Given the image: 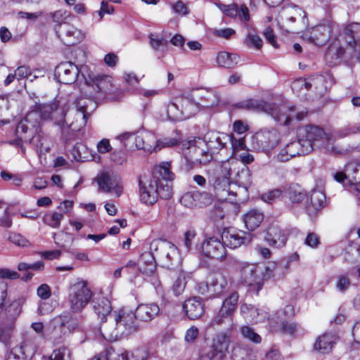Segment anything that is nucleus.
Masks as SVG:
<instances>
[{
    "label": "nucleus",
    "instance_id": "49",
    "mask_svg": "<svg viewBox=\"0 0 360 360\" xmlns=\"http://www.w3.org/2000/svg\"><path fill=\"white\" fill-rule=\"evenodd\" d=\"M345 172L347 173V179L352 184H360V169L350 164L346 166Z\"/></svg>",
    "mask_w": 360,
    "mask_h": 360
},
{
    "label": "nucleus",
    "instance_id": "51",
    "mask_svg": "<svg viewBox=\"0 0 360 360\" xmlns=\"http://www.w3.org/2000/svg\"><path fill=\"white\" fill-rule=\"evenodd\" d=\"M240 332L244 338L255 344H259L262 342L261 336L255 333V330L249 326H243L240 328Z\"/></svg>",
    "mask_w": 360,
    "mask_h": 360
},
{
    "label": "nucleus",
    "instance_id": "38",
    "mask_svg": "<svg viewBox=\"0 0 360 360\" xmlns=\"http://www.w3.org/2000/svg\"><path fill=\"white\" fill-rule=\"evenodd\" d=\"M310 200L311 205H308L307 212L311 216L323 207L326 204V195L322 191L314 190L311 192Z\"/></svg>",
    "mask_w": 360,
    "mask_h": 360
},
{
    "label": "nucleus",
    "instance_id": "21",
    "mask_svg": "<svg viewBox=\"0 0 360 360\" xmlns=\"http://www.w3.org/2000/svg\"><path fill=\"white\" fill-rule=\"evenodd\" d=\"M155 181L153 179L143 181L139 179V194L141 201L146 205H153L158 200Z\"/></svg>",
    "mask_w": 360,
    "mask_h": 360
},
{
    "label": "nucleus",
    "instance_id": "11",
    "mask_svg": "<svg viewBox=\"0 0 360 360\" xmlns=\"http://www.w3.org/2000/svg\"><path fill=\"white\" fill-rule=\"evenodd\" d=\"M117 139L123 142V147L127 150L142 149L151 153V146L148 144L144 145V141H149L153 139V134L146 133L141 135H134L130 133H124L117 136Z\"/></svg>",
    "mask_w": 360,
    "mask_h": 360
},
{
    "label": "nucleus",
    "instance_id": "48",
    "mask_svg": "<svg viewBox=\"0 0 360 360\" xmlns=\"http://www.w3.org/2000/svg\"><path fill=\"white\" fill-rule=\"evenodd\" d=\"M63 219V213L53 212L46 214L43 217V221L46 225L53 229H57L60 226V221Z\"/></svg>",
    "mask_w": 360,
    "mask_h": 360
},
{
    "label": "nucleus",
    "instance_id": "26",
    "mask_svg": "<svg viewBox=\"0 0 360 360\" xmlns=\"http://www.w3.org/2000/svg\"><path fill=\"white\" fill-rule=\"evenodd\" d=\"M159 313L160 307L155 303L139 304L134 312L137 320L146 322L155 318Z\"/></svg>",
    "mask_w": 360,
    "mask_h": 360
},
{
    "label": "nucleus",
    "instance_id": "2",
    "mask_svg": "<svg viewBox=\"0 0 360 360\" xmlns=\"http://www.w3.org/2000/svg\"><path fill=\"white\" fill-rule=\"evenodd\" d=\"M96 103L91 99L81 98L76 103V108L68 115L65 109L60 110V119L58 124L64 128L65 125L72 131H79L86 124L91 113L96 108Z\"/></svg>",
    "mask_w": 360,
    "mask_h": 360
},
{
    "label": "nucleus",
    "instance_id": "35",
    "mask_svg": "<svg viewBox=\"0 0 360 360\" xmlns=\"http://www.w3.org/2000/svg\"><path fill=\"white\" fill-rule=\"evenodd\" d=\"M265 240L270 245L279 248L285 244L287 238L279 227L272 226L268 229Z\"/></svg>",
    "mask_w": 360,
    "mask_h": 360
},
{
    "label": "nucleus",
    "instance_id": "44",
    "mask_svg": "<svg viewBox=\"0 0 360 360\" xmlns=\"http://www.w3.org/2000/svg\"><path fill=\"white\" fill-rule=\"evenodd\" d=\"M167 120L177 122L184 120L181 110H180L178 99L176 98L173 101L169 102L165 106Z\"/></svg>",
    "mask_w": 360,
    "mask_h": 360
},
{
    "label": "nucleus",
    "instance_id": "62",
    "mask_svg": "<svg viewBox=\"0 0 360 360\" xmlns=\"http://www.w3.org/2000/svg\"><path fill=\"white\" fill-rule=\"evenodd\" d=\"M8 240L18 246L27 247L29 245V241L19 233H11Z\"/></svg>",
    "mask_w": 360,
    "mask_h": 360
},
{
    "label": "nucleus",
    "instance_id": "13",
    "mask_svg": "<svg viewBox=\"0 0 360 360\" xmlns=\"http://www.w3.org/2000/svg\"><path fill=\"white\" fill-rule=\"evenodd\" d=\"M221 239L224 246L235 249L243 245H247L252 240L250 233L233 229H224L221 233Z\"/></svg>",
    "mask_w": 360,
    "mask_h": 360
},
{
    "label": "nucleus",
    "instance_id": "34",
    "mask_svg": "<svg viewBox=\"0 0 360 360\" xmlns=\"http://www.w3.org/2000/svg\"><path fill=\"white\" fill-rule=\"evenodd\" d=\"M200 198H203L205 201L203 203H209L211 201V195L208 193H200V192H188L184 193L180 199V202L185 207H193L196 206L197 200H199Z\"/></svg>",
    "mask_w": 360,
    "mask_h": 360
},
{
    "label": "nucleus",
    "instance_id": "39",
    "mask_svg": "<svg viewBox=\"0 0 360 360\" xmlns=\"http://www.w3.org/2000/svg\"><path fill=\"white\" fill-rule=\"evenodd\" d=\"M216 60L219 67L231 69L238 65L240 60V57L235 53L221 51L218 53Z\"/></svg>",
    "mask_w": 360,
    "mask_h": 360
},
{
    "label": "nucleus",
    "instance_id": "56",
    "mask_svg": "<svg viewBox=\"0 0 360 360\" xmlns=\"http://www.w3.org/2000/svg\"><path fill=\"white\" fill-rule=\"evenodd\" d=\"M56 243L61 248H65L67 244H70L74 241V237L71 233L60 231L54 237Z\"/></svg>",
    "mask_w": 360,
    "mask_h": 360
},
{
    "label": "nucleus",
    "instance_id": "15",
    "mask_svg": "<svg viewBox=\"0 0 360 360\" xmlns=\"http://www.w3.org/2000/svg\"><path fill=\"white\" fill-rule=\"evenodd\" d=\"M79 69L71 62H63L56 66L55 77L58 81L65 84H73L79 76Z\"/></svg>",
    "mask_w": 360,
    "mask_h": 360
},
{
    "label": "nucleus",
    "instance_id": "6",
    "mask_svg": "<svg viewBox=\"0 0 360 360\" xmlns=\"http://www.w3.org/2000/svg\"><path fill=\"white\" fill-rule=\"evenodd\" d=\"M40 127L39 115L36 112H28L15 129L16 139L14 143L18 146L22 142L30 143Z\"/></svg>",
    "mask_w": 360,
    "mask_h": 360
},
{
    "label": "nucleus",
    "instance_id": "22",
    "mask_svg": "<svg viewBox=\"0 0 360 360\" xmlns=\"http://www.w3.org/2000/svg\"><path fill=\"white\" fill-rule=\"evenodd\" d=\"M280 135L277 130L264 129L257 133L256 139L263 150H269L276 146L279 142Z\"/></svg>",
    "mask_w": 360,
    "mask_h": 360
},
{
    "label": "nucleus",
    "instance_id": "36",
    "mask_svg": "<svg viewBox=\"0 0 360 360\" xmlns=\"http://www.w3.org/2000/svg\"><path fill=\"white\" fill-rule=\"evenodd\" d=\"M51 324L53 329L58 328L61 332L63 331L64 328H67L70 332L76 329L79 324L78 322L71 318L68 314L61 315L53 318L51 321Z\"/></svg>",
    "mask_w": 360,
    "mask_h": 360
},
{
    "label": "nucleus",
    "instance_id": "18",
    "mask_svg": "<svg viewBox=\"0 0 360 360\" xmlns=\"http://www.w3.org/2000/svg\"><path fill=\"white\" fill-rule=\"evenodd\" d=\"M64 108L59 107V102L54 100L49 103L39 104L36 105V109L32 112H36L39 115V124L41 120L51 118L55 120L58 124V120L60 119V110Z\"/></svg>",
    "mask_w": 360,
    "mask_h": 360
},
{
    "label": "nucleus",
    "instance_id": "37",
    "mask_svg": "<svg viewBox=\"0 0 360 360\" xmlns=\"http://www.w3.org/2000/svg\"><path fill=\"white\" fill-rule=\"evenodd\" d=\"M304 86L305 89L307 90L314 87L315 90L321 91L325 89V78L322 75H316L311 77L307 80L300 79L293 83L292 89L295 88L296 86Z\"/></svg>",
    "mask_w": 360,
    "mask_h": 360
},
{
    "label": "nucleus",
    "instance_id": "63",
    "mask_svg": "<svg viewBox=\"0 0 360 360\" xmlns=\"http://www.w3.org/2000/svg\"><path fill=\"white\" fill-rule=\"evenodd\" d=\"M23 354L22 347H15L8 353L6 360H25Z\"/></svg>",
    "mask_w": 360,
    "mask_h": 360
},
{
    "label": "nucleus",
    "instance_id": "33",
    "mask_svg": "<svg viewBox=\"0 0 360 360\" xmlns=\"http://www.w3.org/2000/svg\"><path fill=\"white\" fill-rule=\"evenodd\" d=\"M174 179V174L171 172L169 162H162L154 167L153 170V180L160 181H172Z\"/></svg>",
    "mask_w": 360,
    "mask_h": 360
},
{
    "label": "nucleus",
    "instance_id": "61",
    "mask_svg": "<svg viewBox=\"0 0 360 360\" xmlns=\"http://www.w3.org/2000/svg\"><path fill=\"white\" fill-rule=\"evenodd\" d=\"M44 267V262H37L34 264H27L25 262H20L18 264V270L20 271H28L29 270L37 271Z\"/></svg>",
    "mask_w": 360,
    "mask_h": 360
},
{
    "label": "nucleus",
    "instance_id": "4",
    "mask_svg": "<svg viewBox=\"0 0 360 360\" xmlns=\"http://www.w3.org/2000/svg\"><path fill=\"white\" fill-rule=\"evenodd\" d=\"M234 107L238 109L264 112L270 115L280 124H286L291 116V114L288 112H292V108L285 105H277L255 99L241 101L234 104Z\"/></svg>",
    "mask_w": 360,
    "mask_h": 360
},
{
    "label": "nucleus",
    "instance_id": "45",
    "mask_svg": "<svg viewBox=\"0 0 360 360\" xmlns=\"http://www.w3.org/2000/svg\"><path fill=\"white\" fill-rule=\"evenodd\" d=\"M49 16L55 23V29L63 24H70L74 18L69 11L62 9L50 13Z\"/></svg>",
    "mask_w": 360,
    "mask_h": 360
},
{
    "label": "nucleus",
    "instance_id": "29",
    "mask_svg": "<svg viewBox=\"0 0 360 360\" xmlns=\"http://www.w3.org/2000/svg\"><path fill=\"white\" fill-rule=\"evenodd\" d=\"M229 281L226 276L220 272H215L210 275L209 286L217 296L221 295L228 288Z\"/></svg>",
    "mask_w": 360,
    "mask_h": 360
},
{
    "label": "nucleus",
    "instance_id": "5",
    "mask_svg": "<svg viewBox=\"0 0 360 360\" xmlns=\"http://www.w3.org/2000/svg\"><path fill=\"white\" fill-rule=\"evenodd\" d=\"M299 136L303 143H309L310 151L315 148H327L334 140L330 134L315 125H306L299 129Z\"/></svg>",
    "mask_w": 360,
    "mask_h": 360
},
{
    "label": "nucleus",
    "instance_id": "16",
    "mask_svg": "<svg viewBox=\"0 0 360 360\" xmlns=\"http://www.w3.org/2000/svg\"><path fill=\"white\" fill-rule=\"evenodd\" d=\"M85 80L86 86L90 89L89 90L90 96H95L96 94L99 92H105L111 86V77L107 75L89 74Z\"/></svg>",
    "mask_w": 360,
    "mask_h": 360
},
{
    "label": "nucleus",
    "instance_id": "19",
    "mask_svg": "<svg viewBox=\"0 0 360 360\" xmlns=\"http://www.w3.org/2000/svg\"><path fill=\"white\" fill-rule=\"evenodd\" d=\"M184 153L187 161L193 165H205L212 160L210 153L193 143L189 144Z\"/></svg>",
    "mask_w": 360,
    "mask_h": 360
},
{
    "label": "nucleus",
    "instance_id": "12",
    "mask_svg": "<svg viewBox=\"0 0 360 360\" xmlns=\"http://www.w3.org/2000/svg\"><path fill=\"white\" fill-rule=\"evenodd\" d=\"M58 39L66 46H74L84 39V34L72 24H63L56 28Z\"/></svg>",
    "mask_w": 360,
    "mask_h": 360
},
{
    "label": "nucleus",
    "instance_id": "25",
    "mask_svg": "<svg viewBox=\"0 0 360 360\" xmlns=\"http://www.w3.org/2000/svg\"><path fill=\"white\" fill-rule=\"evenodd\" d=\"M330 32L329 25H319L311 28L309 32V37L317 46H323L329 40Z\"/></svg>",
    "mask_w": 360,
    "mask_h": 360
},
{
    "label": "nucleus",
    "instance_id": "20",
    "mask_svg": "<svg viewBox=\"0 0 360 360\" xmlns=\"http://www.w3.org/2000/svg\"><path fill=\"white\" fill-rule=\"evenodd\" d=\"M178 104L183 113L184 120L188 119L196 114L200 106L199 102L196 101L193 91L188 95L178 97Z\"/></svg>",
    "mask_w": 360,
    "mask_h": 360
},
{
    "label": "nucleus",
    "instance_id": "3",
    "mask_svg": "<svg viewBox=\"0 0 360 360\" xmlns=\"http://www.w3.org/2000/svg\"><path fill=\"white\" fill-rule=\"evenodd\" d=\"M274 265L262 266L254 264L243 262L238 266L240 283L248 287L252 292L258 294L262 288L264 281L274 276Z\"/></svg>",
    "mask_w": 360,
    "mask_h": 360
},
{
    "label": "nucleus",
    "instance_id": "28",
    "mask_svg": "<svg viewBox=\"0 0 360 360\" xmlns=\"http://www.w3.org/2000/svg\"><path fill=\"white\" fill-rule=\"evenodd\" d=\"M337 337L333 333H327L317 338L314 348L321 354L329 353L336 343Z\"/></svg>",
    "mask_w": 360,
    "mask_h": 360
},
{
    "label": "nucleus",
    "instance_id": "57",
    "mask_svg": "<svg viewBox=\"0 0 360 360\" xmlns=\"http://www.w3.org/2000/svg\"><path fill=\"white\" fill-rule=\"evenodd\" d=\"M110 160L117 165H122L127 161V155L122 149L115 150L110 154Z\"/></svg>",
    "mask_w": 360,
    "mask_h": 360
},
{
    "label": "nucleus",
    "instance_id": "53",
    "mask_svg": "<svg viewBox=\"0 0 360 360\" xmlns=\"http://www.w3.org/2000/svg\"><path fill=\"white\" fill-rule=\"evenodd\" d=\"M186 281L184 273H180L172 285V291L176 296L180 295L184 291Z\"/></svg>",
    "mask_w": 360,
    "mask_h": 360
},
{
    "label": "nucleus",
    "instance_id": "60",
    "mask_svg": "<svg viewBox=\"0 0 360 360\" xmlns=\"http://www.w3.org/2000/svg\"><path fill=\"white\" fill-rule=\"evenodd\" d=\"M229 136L231 138V140L229 141V143H231L232 148V154L236 155V152L242 150L245 148V141L243 138H240L236 139L233 135L229 134Z\"/></svg>",
    "mask_w": 360,
    "mask_h": 360
},
{
    "label": "nucleus",
    "instance_id": "17",
    "mask_svg": "<svg viewBox=\"0 0 360 360\" xmlns=\"http://www.w3.org/2000/svg\"><path fill=\"white\" fill-rule=\"evenodd\" d=\"M230 140L229 134L225 133H208L205 138L206 151L210 153L212 155L217 153L221 149L226 147Z\"/></svg>",
    "mask_w": 360,
    "mask_h": 360
},
{
    "label": "nucleus",
    "instance_id": "46",
    "mask_svg": "<svg viewBox=\"0 0 360 360\" xmlns=\"http://www.w3.org/2000/svg\"><path fill=\"white\" fill-rule=\"evenodd\" d=\"M158 196L162 199H169L173 194L171 181H154Z\"/></svg>",
    "mask_w": 360,
    "mask_h": 360
},
{
    "label": "nucleus",
    "instance_id": "31",
    "mask_svg": "<svg viewBox=\"0 0 360 360\" xmlns=\"http://www.w3.org/2000/svg\"><path fill=\"white\" fill-rule=\"evenodd\" d=\"M93 304L94 310L102 322L106 320L108 316H112V306L108 299L103 297H98L93 301Z\"/></svg>",
    "mask_w": 360,
    "mask_h": 360
},
{
    "label": "nucleus",
    "instance_id": "55",
    "mask_svg": "<svg viewBox=\"0 0 360 360\" xmlns=\"http://www.w3.org/2000/svg\"><path fill=\"white\" fill-rule=\"evenodd\" d=\"M284 195V189L275 188L262 195V200L267 203L271 204L276 200Z\"/></svg>",
    "mask_w": 360,
    "mask_h": 360
},
{
    "label": "nucleus",
    "instance_id": "8",
    "mask_svg": "<svg viewBox=\"0 0 360 360\" xmlns=\"http://www.w3.org/2000/svg\"><path fill=\"white\" fill-rule=\"evenodd\" d=\"M216 196L221 201H229L232 203L240 201L241 192L244 191L240 185L230 182L228 176H217L214 183Z\"/></svg>",
    "mask_w": 360,
    "mask_h": 360
},
{
    "label": "nucleus",
    "instance_id": "14",
    "mask_svg": "<svg viewBox=\"0 0 360 360\" xmlns=\"http://www.w3.org/2000/svg\"><path fill=\"white\" fill-rule=\"evenodd\" d=\"M201 251L207 257L222 259L226 255L223 241L216 237H207L201 245Z\"/></svg>",
    "mask_w": 360,
    "mask_h": 360
},
{
    "label": "nucleus",
    "instance_id": "42",
    "mask_svg": "<svg viewBox=\"0 0 360 360\" xmlns=\"http://www.w3.org/2000/svg\"><path fill=\"white\" fill-rule=\"evenodd\" d=\"M264 219V214L257 209H252L244 216V223L250 231L255 230Z\"/></svg>",
    "mask_w": 360,
    "mask_h": 360
},
{
    "label": "nucleus",
    "instance_id": "41",
    "mask_svg": "<svg viewBox=\"0 0 360 360\" xmlns=\"http://www.w3.org/2000/svg\"><path fill=\"white\" fill-rule=\"evenodd\" d=\"M284 195L293 203H300L303 201L307 194L300 186L291 184L284 188Z\"/></svg>",
    "mask_w": 360,
    "mask_h": 360
},
{
    "label": "nucleus",
    "instance_id": "10",
    "mask_svg": "<svg viewBox=\"0 0 360 360\" xmlns=\"http://www.w3.org/2000/svg\"><path fill=\"white\" fill-rule=\"evenodd\" d=\"M96 181L98 185L99 191L105 193L113 191L117 196H120L123 192L121 178L113 172H101L97 175Z\"/></svg>",
    "mask_w": 360,
    "mask_h": 360
},
{
    "label": "nucleus",
    "instance_id": "30",
    "mask_svg": "<svg viewBox=\"0 0 360 360\" xmlns=\"http://www.w3.org/2000/svg\"><path fill=\"white\" fill-rule=\"evenodd\" d=\"M193 94L195 95V98H199V106L210 108L218 104L219 96L216 92L212 90L194 91Z\"/></svg>",
    "mask_w": 360,
    "mask_h": 360
},
{
    "label": "nucleus",
    "instance_id": "1",
    "mask_svg": "<svg viewBox=\"0 0 360 360\" xmlns=\"http://www.w3.org/2000/svg\"><path fill=\"white\" fill-rule=\"evenodd\" d=\"M114 328H109L107 324L102 325L103 335L109 339H117L129 336L139 329V325L134 312L127 309H120L112 314Z\"/></svg>",
    "mask_w": 360,
    "mask_h": 360
},
{
    "label": "nucleus",
    "instance_id": "52",
    "mask_svg": "<svg viewBox=\"0 0 360 360\" xmlns=\"http://www.w3.org/2000/svg\"><path fill=\"white\" fill-rule=\"evenodd\" d=\"M238 181L242 186H240L241 188L244 189V191L241 192V195L247 192V189L252 184V176L248 169H242L238 174Z\"/></svg>",
    "mask_w": 360,
    "mask_h": 360
},
{
    "label": "nucleus",
    "instance_id": "54",
    "mask_svg": "<svg viewBox=\"0 0 360 360\" xmlns=\"http://www.w3.org/2000/svg\"><path fill=\"white\" fill-rule=\"evenodd\" d=\"M195 237L196 231L195 230H188L184 233L182 246L186 252H189L191 250Z\"/></svg>",
    "mask_w": 360,
    "mask_h": 360
},
{
    "label": "nucleus",
    "instance_id": "23",
    "mask_svg": "<svg viewBox=\"0 0 360 360\" xmlns=\"http://www.w3.org/2000/svg\"><path fill=\"white\" fill-rule=\"evenodd\" d=\"M230 342V336L225 333H219L213 338L212 342V355L211 358H217L218 360H222L228 350Z\"/></svg>",
    "mask_w": 360,
    "mask_h": 360
},
{
    "label": "nucleus",
    "instance_id": "47",
    "mask_svg": "<svg viewBox=\"0 0 360 360\" xmlns=\"http://www.w3.org/2000/svg\"><path fill=\"white\" fill-rule=\"evenodd\" d=\"M15 318L10 314L7 309L0 311V325L4 330L8 331L11 334V330L14 324Z\"/></svg>",
    "mask_w": 360,
    "mask_h": 360
},
{
    "label": "nucleus",
    "instance_id": "27",
    "mask_svg": "<svg viewBox=\"0 0 360 360\" xmlns=\"http://www.w3.org/2000/svg\"><path fill=\"white\" fill-rule=\"evenodd\" d=\"M240 312L245 319L255 323L264 321L268 318L266 311L246 303L240 306Z\"/></svg>",
    "mask_w": 360,
    "mask_h": 360
},
{
    "label": "nucleus",
    "instance_id": "50",
    "mask_svg": "<svg viewBox=\"0 0 360 360\" xmlns=\"http://www.w3.org/2000/svg\"><path fill=\"white\" fill-rule=\"evenodd\" d=\"M245 44L250 48L260 49L262 47V40L255 33V31H249L245 41Z\"/></svg>",
    "mask_w": 360,
    "mask_h": 360
},
{
    "label": "nucleus",
    "instance_id": "64",
    "mask_svg": "<svg viewBox=\"0 0 360 360\" xmlns=\"http://www.w3.org/2000/svg\"><path fill=\"white\" fill-rule=\"evenodd\" d=\"M279 327L283 333H286L289 335L294 334L297 329V324L288 322H281V323L279 324Z\"/></svg>",
    "mask_w": 360,
    "mask_h": 360
},
{
    "label": "nucleus",
    "instance_id": "59",
    "mask_svg": "<svg viewBox=\"0 0 360 360\" xmlns=\"http://www.w3.org/2000/svg\"><path fill=\"white\" fill-rule=\"evenodd\" d=\"M297 17L300 18L303 25H306L307 23L306 13L301 8L294 6L292 11V15L289 17L288 20L291 22H295Z\"/></svg>",
    "mask_w": 360,
    "mask_h": 360
},
{
    "label": "nucleus",
    "instance_id": "43",
    "mask_svg": "<svg viewBox=\"0 0 360 360\" xmlns=\"http://www.w3.org/2000/svg\"><path fill=\"white\" fill-rule=\"evenodd\" d=\"M290 157L292 158L297 155H302L307 154L310 152L309 143H307L304 145L300 138L295 141H292L285 146Z\"/></svg>",
    "mask_w": 360,
    "mask_h": 360
},
{
    "label": "nucleus",
    "instance_id": "32",
    "mask_svg": "<svg viewBox=\"0 0 360 360\" xmlns=\"http://www.w3.org/2000/svg\"><path fill=\"white\" fill-rule=\"evenodd\" d=\"M341 37L345 43L351 46L354 47L360 43V23H353L348 25L344 30V32Z\"/></svg>",
    "mask_w": 360,
    "mask_h": 360
},
{
    "label": "nucleus",
    "instance_id": "58",
    "mask_svg": "<svg viewBox=\"0 0 360 360\" xmlns=\"http://www.w3.org/2000/svg\"><path fill=\"white\" fill-rule=\"evenodd\" d=\"M345 53V49L342 46L337 47L335 44L331 45L326 53L325 58L326 60L332 58L334 55L336 59L340 58Z\"/></svg>",
    "mask_w": 360,
    "mask_h": 360
},
{
    "label": "nucleus",
    "instance_id": "7",
    "mask_svg": "<svg viewBox=\"0 0 360 360\" xmlns=\"http://www.w3.org/2000/svg\"><path fill=\"white\" fill-rule=\"evenodd\" d=\"M93 292L87 281L80 280L72 284L70 288L69 303L73 312L81 311L89 302Z\"/></svg>",
    "mask_w": 360,
    "mask_h": 360
},
{
    "label": "nucleus",
    "instance_id": "9",
    "mask_svg": "<svg viewBox=\"0 0 360 360\" xmlns=\"http://www.w3.org/2000/svg\"><path fill=\"white\" fill-rule=\"evenodd\" d=\"M239 295L237 292H232L222 302L217 314L213 317L210 325L212 326H221L229 323V329L233 326V318L237 308Z\"/></svg>",
    "mask_w": 360,
    "mask_h": 360
},
{
    "label": "nucleus",
    "instance_id": "40",
    "mask_svg": "<svg viewBox=\"0 0 360 360\" xmlns=\"http://www.w3.org/2000/svg\"><path fill=\"white\" fill-rule=\"evenodd\" d=\"M139 270L144 274H152L156 268L155 259L150 252L141 255L138 261Z\"/></svg>",
    "mask_w": 360,
    "mask_h": 360
},
{
    "label": "nucleus",
    "instance_id": "24",
    "mask_svg": "<svg viewBox=\"0 0 360 360\" xmlns=\"http://www.w3.org/2000/svg\"><path fill=\"white\" fill-rule=\"evenodd\" d=\"M183 309L187 316L192 320L199 319L204 313L202 300L198 297L186 300L183 304Z\"/></svg>",
    "mask_w": 360,
    "mask_h": 360
}]
</instances>
